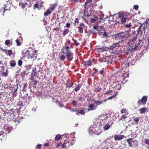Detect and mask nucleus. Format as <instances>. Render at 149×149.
Returning a JSON list of instances; mask_svg holds the SVG:
<instances>
[{"instance_id": "55", "label": "nucleus", "mask_w": 149, "mask_h": 149, "mask_svg": "<svg viewBox=\"0 0 149 149\" xmlns=\"http://www.w3.org/2000/svg\"><path fill=\"white\" fill-rule=\"evenodd\" d=\"M112 92V91L111 90H109L108 91H107L106 93H105L106 95H107L108 94H110Z\"/></svg>"}, {"instance_id": "6", "label": "nucleus", "mask_w": 149, "mask_h": 149, "mask_svg": "<svg viewBox=\"0 0 149 149\" xmlns=\"http://www.w3.org/2000/svg\"><path fill=\"white\" fill-rule=\"evenodd\" d=\"M117 94H115L114 95L111 96V97L107 99H104L102 101L100 100H94V104H96V106H98L99 105H100L102 103L104 102H106L107 100L111 99L114 97L116 96Z\"/></svg>"}, {"instance_id": "15", "label": "nucleus", "mask_w": 149, "mask_h": 149, "mask_svg": "<svg viewBox=\"0 0 149 149\" xmlns=\"http://www.w3.org/2000/svg\"><path fill=\"white\" fill-rule=\"evenodd\" d=\"M109 49V48H108L107 47H103L102 48H97V50L98 52L101 53L105 51H107Z\"/></svg>"}, {"instance_id": "3", "label": "nucleus", "mask_w": 149, "mask_h": 149, "mask_svg": "<svg viewBox=\"0 0 149 149\" xmlns=\"http://www.w3.org/2000/svg\"><path fill=\"white\" fill-rule=\"evenodd\" d=\"M64 49V50L66 49V53H65L63 51V53L66 54V56L67 60L68 61H71L73 58V53H72L70 50V47L68 46H66L63 47Z\"/></svg>"}, {"instance_id": "29", "label": "nucleus", "mask_w": 149, "mask_h": 149, "mask_svg": "<svg viewBox=\"0 0 149 149\" xmlns=\"http://www.w3.org/2000/svg\"><path fill=\"white\" fill-rule=\"evenodd\" d=\"M92 1V0H86L85 3L84 8L86 9L87 8V7L88 6H87L88 4Z\"/></svg>"}, {"instance_id": "45", "label": "nucleus", "mask_w": 149, "mask_h": 149, "mask_svg": "<svg viewBox=\"0 0 149 149\" xmlns=\"http://www.w3.org/2000/svg\"><path fill=\"white\" fill-rule=\"evenodd\" d=\"M80 1L79 0H70V1L73 3L79 2Z\"/></svg>"}, {"instance_id": "14", "label": "nucleus", "mask_w": 149, "mask_h": 149, "mask_svg": "<svg viewBox=\"0 0 149 149\" xmlns=\"http://www.w3.org/2000/svg\"><path fill=\"white\" fill-rule=\"evenodd\" d=\"M119 83V81H117L113 84V85L114 86V88L118 90L120 89V84Z\"/></svg>"}, {"instance_id": "20", "label": "nucleus", "mask_w": 149, "mask_h": 149, "mask_svg": "<svg viewBox=\"0 0 149 149\" xmlns=\"http://www.w3.org/2000/svg\"><path fill=\"white\" fill-rule=\"evenodd\" d=\"M88 7H87L86 9H85V8L84 10V16L85 17H87L91 16V15H90L91 14L89 15L88 12L87 11V10L88 8Z\"/></svg>"}, {"instance_id": "35", "label": "nucleus", "mask_w": 149, "mask_h": 149, "mask_svg": "<svg viewBox=\"0 0 149 149\" xmlns=\"http://www.w3.org/2000/svg\"><path fill=\"white\" fill-rule=\"evenodd\" d=\"M57 6V4L56 3L52 5V7H51L49 9H50L51 10L52 12L53 10H54L55 8Z\"/></svg>"}, {"instance_id": "27", "label": "nucleus", "mask_w": 149, "mask_h": 149, "mask_svg": "<svg viewBox=\"0 0 149 149\" xmlns=\"http://www.w3.org/2000/svg\"><path fill=\"white\" fill-rule=\"evenodd\" d=\"M94 104H92L89 105L88 107V110L89 111L93 110L94 109Z\"/></svg>"}, {"instance_id": "63", "label": "nucleus", "mask_w": 149, "mask_h": 149, "mask_svg": "<svg viewBox=\"0 0 149 149\" xmlns=\"http://www.w3.org/2000/svg\"><path fill=\"white\" fill-rule=\"evenodd\" d=\"M70 24L69 23H67L66 26V27H69L70 26Z\"/></svg>"}, {"instance_id": "22", "label": "nucleus", "mask_w": 149, "mask_h": 149, "mask_svg": "<svg viewBox=\"0 0 149 149\" xmlns=\"http://www.w3.org/2000/svg\"><path fill=\"white\" fill-rule=\"evenodd\" d=\"M140 119V117H134L133 119V121L136 124H137L139 121Z\"/></svg>"}, {"instance_id": "48", "label": "nucleus", "mask_w": 149, "mask_h": 149, "mask_svg": "<svg viewBox=\"0 0 149 149\" xmlns=\"http://www.w3.org/2000/svg\"><path fill=\"white\" fill-rule=\"evenodd\" d=\"M16 41L17 43V46H19L21 45V43L20 42L19 40L18 39H17L16 40Z\"/></svg>"}, {"instance_id": "47", "label": "nucleus", "mask_w": 149, "mask_h": 149, "mask_svg": "<svg viewBox=\"0 0 149 149\" xmlns=\"http://www.w3.org/2000/svg\"><path fill=\"white\" fill-rule=\"evenodd\" d=\"M90 5V6H91L93 8H95V7L97 6V4L95 3H93Z\"/></svg>"}, {"instance_id": "64", "label": "nucleus", "mask_w": 149, "mask_h": 149, "mask_svg": "<svg viewBox=\"0 0 149 149\" xmlns=\"http://www.w3.org/2000/svg\"><path fill=\"white\" fill-rule=\"evenodd\" d=\"M42 146L41 144H38L36 146V147L37 148H41V146Z\"/></svg>"}, {"instance_id": "31", "label": "nucleus", "mask_w": 149, "mask_h": 149, "mask_svg": "<svg viewBox=\"0 0 149 149\" xmlns=\"http://www.w3.org/2000/svg\"><path fill=\"white\" fill-rule=\"evenodd\" d=\"M27 4L26 2L25 3H19V5L21 6V8L23 9H24L26 7V6Z\"/></svg>"}, {"instance_id": "38", "label": "nucleus", "mask_w": 149, "mask_h": 149, "mask_svg": "<svg viewBox=\"0 0 149 149\" xmlns=\"http://www.w3.org/2000/svg\"><path fill=\"white\" fill-rule=\"evenodd\" d=\"M62 139H63V138H62L61 139V140L60 142L59 143H58L56 144V145H57V146H56L57 147H59L60 146H62V145L63 144H62V142L61 141H62Z\"/></svg>"}, {"instance_id": "62", "label": "nucleus", "mask_w": 149, "mask_h": 149, "mask_svg": "<svg viewBox=\"0 0 149 149\" xmlns=\"http://www.w3.org/2000/svg\"><path fill=\"white\" fill-rule=\"evenodd\" d=\"M127 118V117L125 115H123L121 116V119H125Z\"/></svg>"}, {"instance_id": "7", "label": "nucleus", "mask_w": 149, "mask_h": 149, "mask_svg": "<svg viewBox=\"0 0 149 149\" xmlns=\"http://www.w3.org/2000/svg\"><path fill=\"white\" fill-rule=\"evenodd\" d=\"M27 53H28V55L30 56L31 58L36 57L37 55L36 50L32 49L31 51L28 50Z\"/></svg>"}, {"instance_id": "5", "label": "nucleus", "mask_w": 149, "mask_h": 149, "mask_svg": "<svg viewBox=\"0 0 149 149\" xmlns=\"http://www.w3.org/2000/svg\"><path fill=\"white\" fill-rule=\"evenodd\" d=\"M127 141L128 144V146L130 147H133V145L132 143H133V145L135 147H137L138 145V141L136 140H134L133 138H130L127 139Z\"/></svg>"}, {"instance_id": "10", "label": "nucleus", "mask_w": 149, "mask_h": 149, "mask_svg": "<svg viewBox=\"0 0 149 149\" xmlns=\"http://www.w3.org/2000/svg\"><path fill=\"white\" fill-rule=\"evenodd\" d=\"M121 42V41H119L118 42L114 43L111 46L109 47V49L111 50H113L116 47H120L121 46L120 44Z\"/></svg>"}, {"instance_id": "50", "label": "nucleus", "mask_w": 149, "mask_h": 149, "mask_svg": "<svg viewBox=\"0 0 149 149\" xmlns=\"http://www.w3.org/2000/svg\"><path fill=\"white\" fill-rule=\"evenodd\" d=\"M2 135V139H1V140H2V139H6V138L7 135H6V133H4V134Z\"/></svg>"}, {"instance_id": "36", "label": "nucleus", "mask_w": 149, "mask_h": 149, "mask_svg": "<svg viewBox=\"0 0 149 149\" xmlns=\"http://www.w3.org/2000/svg\"><path fill=\"white\" fill-rule=\"evenodd\" d=\"M134 46H132L131 47H130L128 49V52H132L134 51H135L134 49Z\"/></svg>"}, {"instance_id": "52", "label": "nucleus", "mask_w": 149, "mask_h": 149, "mask_svg": "<svg viewBox=\"0 0 149 149\" xmlns=\"http://www.w3.org/2000/svg\"><path fill=\"white\" fill-rule=\"evenodd\" d=\"M22 62L21 60H19L18 61V64L19 66H21L22 65Z\"/></svg>"}, {"instance_id": "32", "label": "nucleus", "mask_w": 149, "mask_h": 149, "mask_svg": "<svg viewBox=\"0 0 149 149\" xmlns=\"http://www.w3.org/2000/svg\"><path fill=\"white\" fill-rule=\"evenodd\" d=\"M31 79L33 82L34 85H36L37 84V81L35 80L34 78L33 77H31Z\"/></svg>"}, {"instance_id": "8", "label": "nucleus", "mask_w": 149, "mask_h": 149, "mask_svg": "<svg viewBox=\"0 0 149 149\" xmlns=\"http://www.w3.org/2000/svg\"><path fill=\"white\" fill-rule=\"evenodd\" d=\"M147 100V97L146 96H144L141 100H139L138 102V104L141 105L142 104H144L146 103Z\"/></svg>"}, {"instance_id": "61", "label": "nucleus", "mask_w": 149, "mask_h": 149, "mask_svg": "<svg viewBox=\"0 0 149 149\" xmlns=\"http://www.w3.org/2000/svg\"><path fill=\"white\" fill-rule=\"evenodd\" d=\"M99 73L101 75H103L104 74V71L103 70H101L99 71Z\"/></svg>"}, {"instance_id": "58", "label": "nucleus", "mask_w": 149, "mask_h": 149, "mask_svg": "<svg viewBox=\"0 0 149 149\" xmlns=\"http://www.w3.org/2000/svg\"><path fill=\"white\" fill-rule=\"evenodd\" d=\"M139 47H138V45H136V46H134V49L135 51H136L137 50L139 49Z\"/></svg>"}, {"instance_id": "53", "label": "nucleus", "mask_w": 149, "mask_h": 149, "mask_svg": "<svg viewBox=\"0 0 149 149\" xmlns=\"http://www.w3.org/2000/svg\"><path fill=\"white\" fill-rule=\"evenodd\" d=\"M74 42L75 43V45L76 46H78L80 45V43L79 42H77V41L75 40H74Z\"/></svg>"}, {"instance_id": "34", "label": "nucleus", "mask_w": 149, "mask_h": 149, "mask_svg": "<svg viewBox=\"0 0 149 149\" xmlns=\"http://www.w3.org/2000/svg\"><path fill=\"white\" fill-rule=\"evenodd\" d=\"M102 89V88L98 87H97L96 88L94 89V91L96 93H97L98 92H100V91Z\"/></svg>"}, {"instance_id": "56", "label": "nucleus", "mask_w": 149, "mask_h": 149, "mask_svg": "<svg viewBox=\"0 0 149 149\" xmlns=\"http://www.w3.org/2000/svg\"><path fill=\"white\" fill-rule=\"evenodd\" d=\"M139 6L137 5H134V8L136 10H137L138 9Z\"/></svg>"}, {"instance_id": "51", "label": "nucleus", "mask_w": 149, "mask_h": 149, "mask_svg": "<svg viewBox=\"0 0 149 149\" xmlns=\"http://www.w3.org/2000/svg\"><path fill=\"white\" fill-rule=\"evenodd\" d=\"M144 142L145 144L149 145V139H146L145 141Z\"/></svg>"}, {"instance_id": "43", "label": "nucleus", "mask_w": 149, "mask_h": 149, "mask_svg": "<svg viewBox=\"0 0 149 149\" xmlns=\"http://www.w3.org/2000/svg\"><path fill=\"white\" fill-rule=\"evenodd\" d=\"M62 148H66V140H65L63 142V143L62 145Z\"/></svg>"}, {"instance_id": "60", "label": "nucleus", "mask_w": 149, "mask_h": 149, "mask_svg": "<svg viewBox=\"0 0 149 149\" xmlns=\"http://www.w3.org/2000/svg\"><path fill=\"white\" fill-rule=\"evenodd\" d=\"M126 111V109L125 108H123V109L121 111V113H125Z\"/></svg>"}, {"instance_id": "2", "label": "nucleus", "mask_w": 149, "mask_h": 149, "mask_svg": "<svg viewBox=\"0 0 149 149\" xmlns=\"http://www.w3.org/2000/svg\"><path fill=\"white\" fill-rule=\"evenodd\" d=\"M130 36L129 33L127 31L117 33L115 35V39L121 40V42L126 41Z\"/></svg>"}, {"instance_id": "42", "label": "nucleus", "mask_w": 149, "mask_h": 149, "mask_svg": "<svg viewBox=\"0 0 149 149\" xmlns=\"http://www.w3.org/2000/svg\"><path fill=\"white\" fill-rule=\"evenodd\" d=\"M68 141L69 142V144L70 146L72 145L74 143V140Z\"/></svg>"}, {"instance_id": "23", "label": "nucleus", "mask_w": 149, "mask_h": 149, "mask_svg": "<svg viewBox=\"0 0 149 149\" xmlns=\"http://www.w3.org/2000/svg\"><path fill=\"white\" fill-rule=\"evenodd\" d=\"M10 65L12 67H14L16 65V63L14 60L11 61L10 62Z\"/></svg>"}, {"instance_id": "40", "label": "nucleus", "mask_w": 149, "mask_h": 149, "mask_svg": "<svg viewBox=\"0 0 149 149\" xmlns=\"http://www.w3.org/2000/svg\"><path fill=\"white\" fill-rule=\"evenodd\" d=\"M77 102L75 100H72V104L73 106H76Z\"/></svg>"}, {"instance_id": "1", "label": "nucleus", "mask_w": 149, "mask_h": 149, "mask_svg": "<svg viewBox=\"0 0 149 149\" xmlns=\"http://www.w3.org/2000/svg\"><path fill=\"white\" fill-rule=\"evenodd\" d=\"M147 28H149V22L148 21H146L143 24H141L140 25L137 31V34H136L135 31L132 33L131 36V38L129 42L130 44L132 43L136 40L137 39V36L138 35L140 34V35L142 36L143 34V31L144 30V31H145V29Z\"/></svg>"}, {"instance_id": "46", "label": "nucleus", "mask_w": 149, "mask_h": 149, "mask_svg": "<svg viewBox=\"0 0 149 149\" xmlns=\"http://www.w3.org/2000/svg\"><path fill=\"white\" fill-rule=\"evenodd\" d=\"M28 53H27V51L26 53H25L24 54L23 57L25 58H29V56L28 55Z\"/></svg>"}, {"instance_id": "25", "label": "nucleus", "mask_w": 149, "mask_h": 149, "mask_svg": "<svg viewBox=\"0 0 149 149\" xmlns=\"http://www.w3.org/2000/svg\"><path fill=\"white\" fill-rule=\"evenodd\" d=\"M81 86V84H78L76 87L74 88V90L76 92L78 91L80 89Z\"/></svg>"}, {"instance_id": "28", "label": "nucleus", "mask_w": 149, "mask_h": 149, "mask_svg": "<svg viewBox=\"0 0 149 149\" xmlns=\"http://www.w3.org/2000/svg\"><path fill=\"white\" fill-rule=\"evenodd\" d=\"M139 110L140 111V113L143 114L147 110V108L146 107H143L139 109Z\"/></svg>"}, {"instance_id": "19", "label": "nucleus", "mask_w": 149, "mask_h": 149, "mask_svg": "<svg viewBox=\"0 0 149 149\" xmlns=\"http://www.w3.org/2000/svg\"><path fill=\"white\" fill-rule=\"evenodd\" d=\"M97 18L95 16H93L91 17V22L92 23H94L95 21L97 20Z\"/></svg>"}, {"instance_id": "18", "label": "nucleus", "mask_w": 149, "mask_h": 149, "mask_svg": "<svg viewBox=\"0 0 149 149\" xmlns=\"http://www.w3.org/2000/svg\"><path fill=\"white\" fill-rule=\"evenodd\" d=\"M5 53L8 56H11L13 54V52L11 49L6 50L5 52Z\"/></svg>"}, {"instance_id": "16", "label": "nucleus", "mask_w": 149, "mask_h": 149, "mask_svg": "<svg viewBox=\"0 0 149 149\" xmlns=\"http://www.w3.org/2000/svg\"><path fill=\"white\" fill-rule=\"evenodd\" d=\"M74 85V84L72 82H69L68 81L66 83V85L67 87H68L69 88L72 87L73 85Z\"/></svg>"}, {"instance_id": "21", "label": "nucleus", "mask_w": 149, "mask_h": 149, "mask_svg": "<svg viewBox=\"0 0 149 149\" xmlns=\"http://www.w3.org/2000/svg\"><path fill=\"white\" fill-rule=\"evenodd\" d=\"M13 127H12L10 126H9L7 127L6 129V132L8 133H9L12 130Z\"/></svg>"}, {"instance_id": "24", "label": "nucleus", "mask_w": 149, "mask_h": 149, "mask_svg": "<svg viewBox=\"0 0 149 149\" xmlns=\"http://www.w3.org/2000/svg\"><path fill=\"white\" fill-rule=\"evenodd\" d=\"M52 12L51 10L50 9H49L47 10L46 12H45L44 14V15L45 16H48V15L50 14Z\"/></svg>"}, {"instance_id": "30", "label": "nucleus", "mask_w": 149, "mask_h": 149, "mask_svg": "<svg viewBox=\"0 0 149 149\" xmlns=\"http://www.w3.org/2000/svg\"><path fill=\"white\" fill-rule=\"evenodd\" d=\"M110 126L109 123L106 124L104 126V129L106 130H107L110 128Z\"/></svg>"}, {"instance_id": "4", "label": "nucleus", "mask_w": 149, "mask_h": 149, "mask_svg": "<svg viewBox=\"0 0 149 149\" xmlns=\"http://www.w3.org/2000/svg\"><path fill=\"white\" fill-rule=\"evenodd\" d=\"M118 18L120 19L121 23L122 24H124L128 19V15L123 12L120 13L118 15Z\"/></svg>"}, {"instance_id": "11", "label": "nucleus", "mask_w": 149, "mask_h": 149, "mask_svg": "<svg viewBox=\"0 0 149 149\" xmlns=\"http://www.w3.org/2000/svg\"><path fill=\"white\" fill-rule=\"evenodd\" d=\"M125 136L123 135H115L114 136V139L116 141H120L123 139Z\"/></svg>"}, {"instance_id": "49", "label": "nucleus", "mask_w": 149, "mask_h": 149, "mask_svg": "<svg viewBox=\"0 0 149 149\" xmlns=\"http://www.w3.org/2000/svg\"><path fill=\"white\" fill-rule=\"evenodd\" d=\"M65 56L63 55H62L60 57V59L61 60L63 61L65 59Z\"/></svg>"}, {"instance_id": "37", "label": "nucleus", "mask_w": 149, "mask_h": 149, "mask_svg": "<svg viewBox=\"0 0 149 149\" xmlns=\"http://www.w3.org/2000/svg\"><path fill=\"white\" fill-rule=\"evenodd\" d=\"M69 31L68 29H66L63 31V36H65V35L67 34L68 33Z\"/></svg>"}, {"instance_id": "39", "label": "nucleus", "mask_w": 149, "mask_h": 149, "mask_svg": "<svg viewBox=\"0 0 149 149\" xmlns=\"http://www.w3.org/2000/svg\"><path fill=\"white\" fill-rule=\"evenodd\" d=\"M39 3H38V2L36 3L34 5V9L38 8H39Z\"/></svg>"}, {"instance_id": "59", "label": "nucleus", "mask_w": 149, "mask_h": 149, "mask_svg": "<svg viewBox=\"0 0 149 149\" xmlns=\"http://www.w3.org/2000/svg\"><path fill=\"white\" fill-rule=\"evenodd\" d=\"M70 146V144L68 141L66 140V148L68 147H69Z\"/></svg>"}, {"instance_id": "9", "label": "nucleus", "mask_w": 149, "mask_h": 149, "mask_svg": "<svg viewBox=\"0 0 149 149\" xmlns=\"http://www.w3.org/2000/svg\"><path fill=\"white\" fill-rule=\"evenodd\" d=\"M39 74L37 72L36 68H34L32 70V72L31 73V77H34L38 78V77Z\"/></svg>"}, {"instance_id": "12", "label": "nucleus", "mask_w": 149, "mask_h": 149, "mask_svg": "<svg viewBox=\"0 0 149 149\" xmlns=\"http://www.w3.org/2000/svg\"><path fill=\"white\" fill-rule=\"evenodd\" d=\"M93 61L91 60H89L87 61H84L83 63L84 66L86 67L91 66L92 65V62Z\"/></svg>"}, {"instance_id": "17", "label": "nucleus", "mask_w": 149, "mask_h": 149, "mask_svg": "<svg viewBox=\"0 0 149 149\" xmlns=\"http://www.w3.org/2000/svg\"><path fill=\"white\" fill-rule=\"evenodd\" d=\"M64 136V135L61 136L60 134H58L57 135H56L55 137V140L56 141H58L61 138V139L62 138H63V137Z\"/></svg>"}, {"instance_id": "44", "label": "nucleus", "mask_w": 149, "mask_h": 149, "mask_svg": "<svg viewBox=\"0 0 149 149\" xmlns=\"http://www.w3.org/2000/svg\"><path fill=\"white\" fill-rule=\"evenodd\" d=\"M79 23V20L78 18H76L75 19L74 22V25L75 26L77 24H78Z\"/></svg>"}, {"instance_id": "41", "label": "nucleus", "mask_w": 149, "mask_h": 149, "mask_svg": "<svg viewBox=\"0 0 149 149\" xmlns=\"http://www.w3.org/2000/svg\"><path fill=\"white\" fill-rule=\"evenodd\" d=\"M10 43V40H5V44L6 45H8Z\"/></svg>"}, {"instance_id": "54", "label": "nucleus", "mask_w": 149, "mask_h": 149, "mask_svg": "<svg viewBox=\"0 0 149 149\" xmlns=\"http://www.w3.org/2000/svg\"><path fill=\"white\" fill-rule=\"evenodd\" d=\"M123 77H124L125 78H126L127 77L129 76V74H126V73H124L122 75Z\"/></svg>"}, {"instance_id": "57", "label": "nucleus", "mask_w": 149, "mask_h": 149, "mask_svg": "<svg viewBox=\"0 0 149 149\" xmlns=\"http://www.w3.org/2000/svg\"><path fill=\"white\" fill-rule=\"evenodd\" d=\"M125 26L126 28H130L131 26V25L130 23H129V24H126L125 25Z\"/></svg>"}, {"instance_id": "13", "label": "nucleus", "mask_w": 149, "mask_h": 149, "mask_svg": "<svg viewBox=\"0 0 149 149\" xmlns=\"http://www.w3.org/2000/svg\"><path fill=\"white\" fill-rule=\"evenodd\" d=\"M79 26L78 27V30L79 32L80 33H83V28L85 26L84 24L81 23L79 24Z\"/></svg>"}, {"instance_id": "33", "label": "nucleus", "mask_w": 149, "mask_h": 149, "mask_svg": "<svg viewBox=\"0 0 149 149\" xmlns=\"http://www.w3.org/2000/svg\"><path fill=\"white\" fill-rule=\"evenodd\" d=\"M77 113L81 114V115L84 114L85 113V109H83L77 111Z\"/></svg>"}, {"instance_id": "26", "label": "nucleus", "mask_w": 149, "mask_h": 149, "mask_svg": "<svg viewBox=\"0 0 149 149\" xmlns=\"http://www.w3.org/2000/svg\"><path fill=\"white\" fill-rule=\"evenodd\" d=\"M8 70H6V72H3L2 73V76L3 77H7L8 76Z\"/></svg>"}]
</instances>
